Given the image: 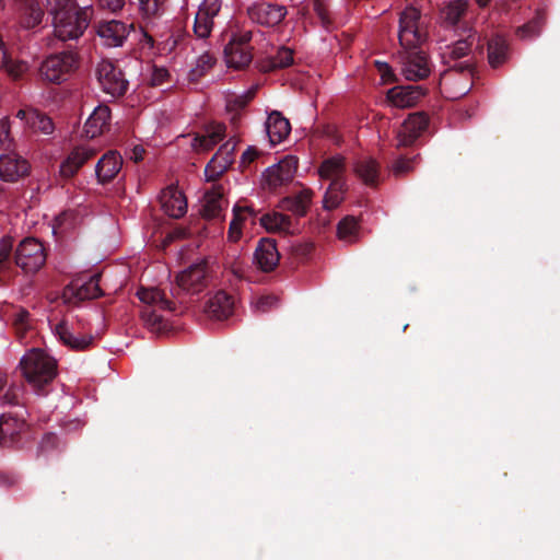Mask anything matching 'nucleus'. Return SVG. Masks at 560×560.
<instances>
[{
    "label": "nucleus",
    "instance_id": "obj_1",
    "mask_svg": "<svg viewBox=\"0 0 560 560\" xmlns=\"http://www.w3.org/2000/svg\"><path fill=\"white\" fill-rule=\"evenodd\" d=\"M54 34L60 40L78 39L89 25L88 10L73 0H47Z\"/></svg>",
    "mask_w": 560,
    "mask_h": 560
},
{
    "label": "nucleus",
    "instance_id": "obj_2",
    "mask_svg": "<svg viewBox=\"0 0 560 560\" xmlns=\"http://www.w3.org/2000/svg\"><path fill=\"white\" fill-rule=\"evenodd\" d=\"M19 369L26 382L38 390L56 377L57 361L45 350L32 348L21 358Z\"/></svg>",
    "mask_w": 560,
    "mask_h": 560
},
{
    "label": "nucleus",
    "instance_id": "obj_3",
    "mask_svg": "<svg viewBox=\"0 0 560 560\" xmlns=\"http://www.w3.org/2000/svg\"><path fill=\"white\" fill-rule=\"evenodd\" d=\"M142 327L155 335L170 328L171 303L158 289L142 290Z\"/></svg>",
    "mask_w": 560,
    "mask_h": 560
},
{
    "label": "nucleus",
    "instance_id": "obj_4",
    "mask_svg": "<svg viewBox=\"0 0 560 560\" xmlns=\"http://www.w3.org/2000/svg\"><path fill=\"white\" fill-rule=\"evenodd\" d=\"M427 21L420 11L410 5L400 14L398 38L400 45L407 49L417 48L428 36Z\"/></svg>",
    "mask_w": 560,
    "mask_h": 560
},
{
    "label": "nucleus",
    "instance_id": "obj_5",
    "mask_svg": "<svg viewBox=\"0 0 560 560\" xmlns=\"http://www.w3.org/2000/svg\"><path fill=\"white\" fill-rule=\"evenodd\" d=\"M78 65V57L72 51L50 55L40 63L39 74L49 83L60 84L77 70Z\"/></svg>",
    "mask_w": 560,
    "mask_h": 560
},
{
    "label": "nucleus",
    "instance_id": "obj_6",
    "mask_svg": "<svg viewBox=\"0 0 560 560\" xmlns=\"http://www.w3.org/2000/svg\"><path fill=\"white\" fill-rule=\"evenodd\" d=\"M14 259L16 266L25 272H35L46 261L45 248L38 240L26 237L16 247Z\"/></svg>",
    "mask_w": 560,
    "mask_h": 560
},
{
    "label": "nucleus",
    "instance_id": "obj_7",
    "mask_svg": "<svg viewBox=\"0 0 560 560\" xmlns=\"http://www.w3.org/2000/svg\"><path fill=\"white\" fill-rule=\"evenodd\" d=\"M95 72L97 82L106 95L118 97L126 92L128 81L125 79L120 69L112 61L101 60L96 66Z\"/></svg>",
    "mask_w": 560,
    "mask_h": 560
},
{
    "label": "nucleus",
    "instance_id": "obj_8",
    "mask_svg": "<svg viewBox=\"0 0 560 560\" xmlns=\"http://www.w3.org/2000/svg\"><path fill=\"white\" fill-rule=\"evenodd\" d=\"M250 39V31H241L233 34L224 49L225 62L229 68L243 69L250 63L253 59L249 48Z\"/></svg>",
    "mask_w": 560,
    "mask_h": 560
},
{
    "label": "nucleus",
    "instance_id": "obj_9",
    "mask_svg": "<svg viewBox=\"0 0 560 560\" xmlns=\"http://www.w3.org/2000/svg\"><path fill=\"white\" fill-rule=\"evenodd\" d=\"M161 210L170 218L179 219L188 209L187 198L177 184H170L162 188L158 195Z\"/></svg>",
    "mask_w": 560,
    "mask_h": 560
},
{
    "label": "nucleus",
    "instance_id": "obj_10",
    "mask_svg": "<svg viewBox=\"0 0 560 560\" xmlns=\"http://www.w3.org/2000/svg\"><path fill=\"white\" fill-rule=\"evenodd\" d=\"M208 277L207 262L200 260L180 271L176 280L182 290L188 293H198L207 285Z\"/></svg>",
    "mask_w": 560,
    "mask_h": 560
},
{
    "label": "nucleus",
    "instance_id": "obj_11",
    "mask_svg": "<svg viewBox=\"0 0 560 560\" xmlns=\"http://www.w3.org/2000/svg\"><path fill=\"white\" fill-rule=\"evenodd\" d=\"M472 86L471 72L452 70L446 72L440 82V88L445 97L456 100L466 95Z\"/></svg>",
    "mask_w": 560,
    "mask_h": 560
},
{
    "label": "nucleus",
    "instance_id": "obj_12",
    "mask_svg": "<svg viewBox=\"0 0 560 560\" xmlns=\"http://www.w3.org/2000/svg\"><path fill=\"white\" fill-rule=\"evenodd\" d=\"M431 68L422 51H405L401 56V73L406 80L418 81L430 74Z\"/></svg>",
    "mask_w": 560,
    "mask_h": 560
},
{
    "label": "nucleus",
    "instance_id": "obj_13",
    "mask_svg": "<svg viewBox=\"0 0 560 560\" xmlns=\"http://www.w3.org/2000/svg\"><path fill=\"white\" fill-rule=\"evenodd\" d=\"M287 14L283 5L268 2L255 3L248 8L250 20L265 26H275L279 24Z\"/></svg>",
    "mask_w": 560,
    "mask_h": 560
},
{
    "label": "nucleus",
    "instance_id": "obj_14",
    "mask_svg": "<svg viewBox=\"0 0 560 560\" xmlns=\"http://www.w3.org/2000/svg\"><path fill=\"white\" fill-rule=\"evenodd\" d=\"M221 9V0H203L196 13L194 32L200 38H207L213 27V19Z\"/></svg>",
    "mask_w": 560,
    "mask_h": 560
},
{
    "label": "nucleus",
    "instance_id": "obj_15",
    "mask_svg": "<svg viewBox=\"0 0 560 560\" xmlns=\"http://www.w3.org/2000/svg\"><path fill=\"white\" fill-rule=\"evenodd\" d=\"M30 165L25 159L15 152L0 155V178L7 183H14L28 173Z\"/></svg>",
    "mask_w": 560,
    "mask_h": 560
},
{
    "label": "nucleus",
    "instance_id": "obj_16",
    "mask_svg": "<svg viewBox=\"0 0 560 560\" xmlns=\"http://www.w3.org/2000/svg\"><path fill=\"white\" fill-rule=\"evenodd\" d=\"M428 127V117L423 113H415L401 124L397 133V145L408 147Z\"/></svg>",
    "mask_w": 560,
    "mask_h": 560
},
{
    "label": "nucleus",
    "instance_id": "obj_17",
    "mask_svg": "<svg viewBox=\"0 0 560 560\" xmlns=\"http://www.w3.org/2000/svg\"><path fill=\"white\" fill-rule=\"evenodd\" d=\"M233 217L229 225L228 240L231 243H236L242 238L243 232L249 225L256 222V214L253 208L247 206L235 205L233 207Z\"/></svg>",
    "mask_w": 560,
    "mask_h": 560
},
{
    "label": "nucleus",
    "instance_id": "obj_18",
    "mask_svg": "<svg viewBox=\"0 0 560 560\" xmlns=\"http://www.w3.org/2000/svg\"><path fill=\"white\" fill-rule=\"evenodd\" d=\"M296 168V160L293 156H287L266 170L264 173L265 182L271 188L281 186L293 178Z\"/></svg>",
    "mask_w": 560,
    "mask_h": 560
},
{
    "label": "nucleus",
    "instance_id": "obj_19",
    "mask_svg": "<svg viewBox=\"0 0 560 560\" xmlns=\"http://www.w3.org/2000/svg\"><path fill=\"white\" fill-rule=\"evenodd\" d=\"M131 26L116 20L103 22L97 26V35L104 46L118 47L127 38Z\"/></svg>",
    "mask_w": 560,
    "mask_h": 560
},
{
    "label": "nucleus",
    "instance_id": "obj_20",
    "mask_svg": "<svg viewBox=\"0 0 560 560\" xmlns=\"http://www.w3.org/2000/svg\"><path fill=\"white\" fill-rule=\"evenodd\" d=\"M235 143L228 141L223 143L211 161L207 164L205 173L208 179H214L222 174L234 160Z\"/></svg>",
    "mask_w": 560,
    "mask_h": 560
},
{
    "label": "nucleus",
    "instance_id": "obj_21",
    "mask_svg": "<svg viewBox=\"0 0 560 560\" xmlns=\"http://www.w3.org/2000/svg\"><path fill=\"white\" fill-rule=\"evenodd\" d=\"M423 95L420 85L395 86L387 92L388 101L398 108L415 106Z\"/></svg>",
    "mask_w": 560,
    "mask_h": 560
},
{
    "label": "nucleus",
    "instance_id": "obj_22",
    "mask_svg": "<svg viewBox=\"0 0 560 560\" xmlns=\"http://www.w3.org/2000/svg\"><path fill=\"white\" fill-rule=\"evenodd\" d=\"M55 336L65 346L73 350H84L89 348L93 341V336L90 334H77L67 323L60 322L54 327Z\"/></svg>",
    "mask_w": 560,
    "mask_h": 560
},
{
    "label": "nucleus",
    "instance_id": "obj_23",
    "mask_svg": "<svg viewBox=\"0 0 560 560\" xmlns=\"http://www.w3.org/2000/svg\"><path fill=\"white\" fill-rule=\"evenodd\" d=\"M109 121L110 110L108 106H96L84 124V135L91 139L103 135L106 130H108Z\"/></svg>",
    "mask_w": 560,
    "mask_h": 560
},
{
    "label": "nucleus",
    "instance_id": "obj_24",
    "mask_svg": "<svg viewBox=\"0 0 560 560\" xmlns=\"http://www.w3.org/2000/svg\"><path fill=\"white\" fill-rule=\"evenodd\" d=\"M280 255L276 242L262 238L255 250L254 260L262 271H270L279 264Z\"/></svg>",
    "mask_w": 560,
    "mask_h": 560
},
{
    "label": "nucleus",
    "instance_id": "obj_25",
    "mask_svg": "<svg viewBox=\"0 0 560 560\" xmlns=\"http://www.w3.org/2000/svg\"><path fill=\"white\" fill-rule=\"evenodd\" d=\"M225 135V126L219 122L210 124L206 127L202 135H197L191 139V148L197 152H206L220 142Z\"/></svg>",
    "mask_w": 560,
    "mask_h": 560
},
{
    "label": "nucleus",
    "instance_id": "obj_26",
    "mask_svg": "<svg viewBox=\"0 0 560 560\" xmlns=\"http://www.w3.org/2000/svg\"><path fill=\"white\" fill-rule=\"evenodd\" d=\"M177 39L170 30H165L159 36L142 31V50L156 49L158 55L165 56L176 47Z\"/></svg>",
    "mask_w": 560,
    "mask_h": 560
},
{
    "label": "nucleus",
    "instance_id": "obj_27",
    "mask_svg": "<svg viewBox=\"0 0 560 560\" xmlns=\"http://www.w3.org/2000/svg\"><path fill=\"white\" fill-rule=\"evenodd\" d=\"M233 310V300L232 298L223 291H218L212 294L205 307V312L208 316L214 319H224L232 314Z\"/></svg>",
    "mask_w": 560,
    "mask_h": 560
},
{
    "label": "nucleus",
    "instance_id": "obj_28",
    "mask_svg": "<svg viewBox=\"0 0 560 560\" xmlns=\"http://www.w3.org/2000/svg\"><path fill=\"white\" fill-rule=\"evenodd\" d=\"M266 131L272 145L281 143L290 133L291 126L280 113H271L266 121Z\"/></svg>",
    "mask_w": 560,
    "mask_h": 560
},
{
    "label": "nucleus",
    "instance_id": "obj_29",
    "mask_svg": "<svg viewBox=\"0 0 560 560\" xmlns=\"http://www.w3.org/2000/svg\"><path fill=\"white\" fill-rule=\"evenodd\" d=\"M122 160L116 152H107L97 162L95 173L98 182L106 183L112 180L120 171Z\"/></svg>",
    "mask_w": 560,
    "mask_h": 560
},
{
    "label": "nucleus",
    "instance_id": "obj_30",
    "mask_svg": "<svg viewBox=\"0 0 560 560\" xmlns=\"http://www.w3.org/2000/svg\"><path fill=\"white\" fill-rule=\"evenodd\" d=\"M260 225L269 233L292 234L296 231L292 220L280 212L266 213L259 219Z\"/></svg>",
    "mask_w": 560,
    "mask_h": 560
},
{
    "label": "nucleus",
    "instance_id": "obj_31",
    "mask_svg": "<svg viewBox=\"0 0 560 560\" xmlns=\"http://www.w3.org/2000/svg\"><path fill=\"white\" fill-rule=\"evenodd\" d=\"M95 151L89 147L75 148L60 165V174L70 177L90 159Z\"/></svg>",
    "mask_w": 560,
    "mask_h": 560
},
{
    "label": "nucleus",
    "instance_id": "obj_32",
    "mask_svg": "<svg viewBox=\"0 0 560 560\" xmlns=\"http://www.w3.org/2000/svg\"><path fill=\"white\" fill-rule=\"evenodd\" d=\"M24 420L18 415L11 412L0 416V444L8 446L11 444L13 436L22 431Z\"/></svg>",
    "mask_w": 560,
    "mask_h": 560
},
{
    "label": "nucleus",
    "instance_id": "obj_33",
    "mask_svg": "<svg viewBox=\"0 0 560 560\" xmlns=\"http://www.w3.org/2000/svg\"><path fill=\"white\" fill-rule=\"evenodd\" d=\"M225 207L223 190L221 187H213L207 191L202 199L201 214L207 219H214L220 215Z\"/></svg>",
    "mask_w": 560,
    "mask_h": 560
},
{
    "label": "nucleus",
    "instance_id": "obj_34",
    "mask_svg": "<svg viewBox=\"0 0 560 560\" xmlns=\"http://www.w3.org/2000/svg\"><path fill=\"white\" fill-rule=\"evenodd\" d=\"M312 191L303 189L294 196L285 197L280 201V208L298 217H304L312 201Z\"/></svg>",
    "mask_w": 560,
    "mask_h": 560
},
{
    "label": "nucleus",
    "instance_id": "obj_35",
    "mask_svg": "<svg viewBox=\"0 0 560 560\" xmlns=\"http://www.w3.org/2000/svg\"><path fill=\"white\" fill-rule=\"evenodd\" d=\"M354 172L366 185H376L378 182L380 167L376 161L371 158L358 160L354 165Z\"/></svg>",
    "mask_w": 560,
    "mask_h": 560
},
{
    "label": "nucleus",
    "instance_id": "obj_36",
    "mask_svg": "<svg viewBox=\"0 0 560 560\" xmlns=\"http://www.w3.org/2000/svg\"><path fill=\"white\" fill-rule=\"evenodd\" d=\"M74 294L79 300L95 299L101 295L98 288V278L90 277V279L81 283L80 281H73L66 290V294Z\"/></svg>",
    "mask_w": 560,
    "mask_h": 560
},
{
    "label": "nucleus",
    "instance_id": "obj_37",
    "mask_svg": "<svg viewBox=\"0 0 560 560\" xmlns=\"http://www.w3.org/2000/svg\"><path fill=\"white\" fill-rule=\"evenodd\" d=\"M0 69L13 79L21 78L27 70L28 63L25 61H14L11 59L2 38L0 37Z\"/></svg>",
    "mask_w": 560,
    "mask_h": 560
},
{
    "label": "nucleus",
    "instance_id": "obj_38",
    "mask_svg": "<svg viewBox=\"0 0 560 560\" xmlns=\"http://www.w3.org/2000/svg\"><path fill=\"white\" fill-rule=\"evenodd\" d=\"M346 165L345 160L341 155H335L326 159L319 170L318 174L324 179H330L331 183L335 180H342L341 177L345 173Z\"/></svg>",
    "mask_w": 560,
    "mask_h": 560
},
{
    "label": "nucleus",
    "instance_id": "obj_39",
    "mask_svg": "<svg viewBox=\"0 0 560 560\" xmlns=\"http://www.w3.org/2000/svg\"><path fill=\"white\" fill-rule=\"evenodd\" d=\"M215 63V58L209 51H205L196 59L195 65L187 72L190 82L199 80L203 77Z\"/></svg>",
    "mask_w": 560,
    "mask_h": 560
},
{
    "label": "nucleus",
    "instance_id": "obj_40",
    "mask_svg": "<svg viewBox=\"0 0 560 560\" xmlns=\"http://www.w3.org/2000/svg\"><path fill=\"white\" fill-rule=\"evenodd\" d=\"M508 45L504 38L495 37L488 46V59L492 68L501 66L506 59Z\"/></svg>",
    "mask_w": 560,
    "mask_h": 560
},
{
    "label": "nucleus",
    "instance_id": "obj_41",
    "mask_svg": "<svg viewBox=\"0 0 560 560\" xmlns=\"http://www.w3.org/2000/svg\"><path fill=\"white\" fill-rule=\"evenodd\" d=\"M345 191L346 185L343 180L332 182L324 196V208L328 210L337 208L343 200Z\"/></svg>",
    "mask_w": 560,
    "mask_h": 560
},
{
    "label": "nucleus",
    "instance_id": "obj_42",
    "mask_svg": "<svg viewBox=\"0 0 560 560\" xmlns=\"http://www.w3.org/2000/svg\"><path fill=\"white\" fill-rule=\"evenodd\" d=\"M467 2L464 0H453L443 10L442 18L450 24L457 23L462 14L465 12Z\"/></svg>",
    "mask_w": 560,
    "mask_h": 560
},
{
    "label": "nucleus",
    "instance_id": "obj_43",
    "mask_svg": "<svg viewBox=\"0 0 560 560\" xmlns=\"http://www.w3.org/2000/svg\"><path fill=\"white\" fill-rule=\"evenodd\" d=\"M358 222L353 217H347L338 224V237L345 242H352L358 233Z\"/></svg>",
    "mask_w": 560,
    "mask_h": 560
},
{
    "label": "nucleus",
    "instance_id": "obj_44",
    "mask_svg": "<svg viewBox=\"0 0 560 560\" xmlns=\"http://www.w3.org/2000/svg\"><path fill=\"white\" fill-rule=\"evenodd\" d=\"M43 20V12L38 5L31 4L27 7L21 19V26L31 30L40 24Z\"/></svg>",
    "mask_w": 560,
    "mask_h": 560
},
{
    "label": "nucleus",
    "instance_id": "obj_45",
    "mask_svg": "<svg viewBox=\"0 0 560 560\" xmlns=\"http://www.w3.org/2000/svg\"><path fill=\"white\" fill-rule=\"evenodd\" d=\"M148 84L152 88H162L170 83V72L165 67L152 65L150 67Z\"/></svg>",
    "mask_w": 560,
    "mask_h": 560
},
{
    "label": "nucleus",
    "instance_id": "obj_46",
    "mask_svg": "<svg viewBox=\"0 0 560 560\" xmlns=\"http://www.w3.org/2000/svg\"><path fill=\"white\" fill-rule=\"evenodd\" d=\"M11 317L12 324L19 335H23L31 328L30 313L25 308H14Z\"/></svg>",
    "mask_w": 560,
    "mask_h": 560
},
{
    "label": "nucleus",
    "instance_id": "obj_47",
    "mask_svg": "<svg viewBox=\"0 0 560 560\" xmlns=\"http://www.w3.org/2000/svg\"><path fill=\"white\" fill-rule=\"evenodd\" d=\"M38 114L39 112L32 107H24L16 112L15 118L22 126L34 131L37 127Z\"/></svg>",
    "mask_w": 560,
    "mask_h": 560
},
{
    "label": "nucleus",
    "instance_id": "obj_48",
    "mask_svg": "<svg viewBox=\"0 0 560 560\" xmlns=\"http://www.w3.org/2000/svg\"><path fill=\"white\" fill-rule=\"evenodd\" d=\"M471 44L467 40H457L451 46H446L443 57H448L451 60L465 57L470 50Z\"/></svg>",
    "mask_w": 560,
    "mask_h": 560
},
{
    "label": "nucleus",
    "instance_id": "obj_49",
    "mask_svg": "<svg viewBox=\"0 0 560 560\" xmlns=\"http://www.w3.org/2000/svg\"><path fill=\"white\" fill-rule=\"evenodd\" d=\"M293 62V52L291 49L282 47L277 50L270 59L269 69L284 68Z\"/></svg>",
    "mask_w": 560,
    "mask_h": 560
},
{
    "label": "nucleus",
    "instance_id": "obj_50",
    "mask_svg": "<svg viewBox=\"0 0 560 560\" xmlns=\"http://www.w3.org/2000/svg\"><path fill=\"white\" fill-rule=\"evenodd\" d=\"M165 0H142V20L159 16L164 9Z\"/></svg>",
    "mask_w": 560,
    "mask_h": 560
},
{
    "label": "nucleus",
    "instance_id": "obj_51",
    "mask_svg": "<svg viewBox=\"0 0 560 560\" xmlns=\"http://www.w3.org/2000/svg\"><path fill=\"white\" fill-rule=\"evenodd\" d=\"M277 303H278V300L276 296L264 295V296L256 298L252 302V307L254 308L255 312L264 313V312L271 310L273 306L277 305Z\"/></svg>",
    "mask_w": 560,
    "mask_h": 560
},
{
    "label": "nucleus",
    "instance_id": "obj_52",
    "mask_svg": "<svg viewBox=\"0 0 560 560\" xmlns=\"http://www.w3.org/2000/svg\"><path fill=\"white\" fill-rule=\"evenodd\" d=\"M541 26H542V20L540 18L536 19V20L529 22L528 24H525L522 27H520L518 35L522 38L534 37L540 33Z\"/></svg>",
    "mask_w": 560,
    "mask_h": 560
},
{
    "label": "nucleus",
    "instance_id": "obj_53",
    "mask_svg": "<svg viewBox=\"0 0 560 560\" xmlns=\"http://www.w3.org/2000/svg\"><path fill=\"white\" fill-rule=\"evenodd\" d=\"M313 8L322 25L324 27H328L330 20L324 0H313Z\"/></svg>",
    "mask_w": 560,
    "mask_h": 560
},
{
    "label": "nucleus",
    "instance_id": "obj_54",
    "mask_svg": "<svg viewBox=\"0 0 560 560\" xmlns=\"http://www.w3.org/2000/svg\"><path fill=\"white\" fill-rule=\"evenodd\" d=\"M13 248V240L10 236H4L0 240V268L5 264L11 255Z\"/></svg>",
    "mask_w": 560,
    "mask_h": 560
},
{
    "label": "nucleus",
    "instance_id": "obj_55",
    "mask_svg": "<svg viewBox=\"0 0 560 560\" xmlns=\"http://www.w3.org/2000/svg\"><path fill=\"white\" fill-rule=\"evenodd\" d=\"M35 132H42L43 135H51L54 131V124L49 117L44 114H38L37 127Z\"/></svg>",
    "mask_w": 560,
    "mask_h": 560
},
{
    "label": "nucleus",
    "instance_id": "obj_56",
    "mask_svg": "<svg viewBox=\"0 0 560 560\" xmlns=\"http://www.w3.org/2000/svg\"><path fill=\"white\" fill-rule=\"evenodd\" d=\"M375 67L377 68V71L381 75V80L383 83H390L394 81V73L388 63L376 60Z\"/></svg>",
    "mask_w": 560,
    "mask_h": 560
},
{
    "label": "nucleus",
    "instance_id": "obj_57",
    "mask_svg": "<svg viewBox=\"0 0 560 560\" xmlns=\"http://www.w3.org/2000/svg\"><path fill=\"white\" fill-rule=\"evenodd\" d=\"M412 170V161L408 159H399L393 165L395 174L407 173Z\"/></svg>",
    "mask_w": 560,
    "mask_h": 560
},
{
    "label": "nucleus",
    "instance_id": "obj_58",
    "mask_svg": "<svg viewBox=\"0 0 560 560\" xmlns=\"http://www.w3.org/2000/svg\"><path fill=\"white\" fill-rule=\"evenodd\" d=\"M186 236V231L183 229H174L173 231L168 232L165 236L164 244L167 245L168 243H172L174 241H180L184 240Z\"/></svg>",
    "mask_w": 560,
    "mask_h": 560
},
{
    "label": "nucleus",
    "instance_id": "obj_59",
    "mask_svg": "<svg viewBox=\"0 0 560 560\" xmlns=\"http://www.w3.org/2000/svg\"><path fill=\"white\" fill-rule=\"evenodd\" d=\"M0 141H10V120L8 117L0 119Z\"/></svg>",
    "mask_w": 560,
    "mask_h": 560
},
{
    "label": "nucleus",
    "instance_id": "obj_60",
    "mask_svg": "<svg viewBox=\"0 0 560 560\" xmlns=\"http://www.w3.org/2000/svg\"><path fill=\"white\" fill-rule=\"evenodd\" d=\"M259 155V152L257 149L249 147L243 154H242V164H248L253 162L255 159H257Z\"/></svg>",
    "mask_w": 560,
    "mask_h": 560
},
{
    "label": "nucleus",
    "instance_id": "obj_61",
    "mask_svg": "<svg viewBox=\"0 0 560 560\" xmlns=\"http://www.w3.org/2000/svg\"><path fill=\"white\" fill-rule=\"evenodd\" d=\"M100 4L114 12L122 8L124 0H100Z\"/></svg>",
    "mask_w": 560,
    "mask_h": 560
},
{
    "label": "nucleus",
    "instance_id": "obj_62",
    "mask_svg": "<svg viewBox=\"0 0 560 560\" xmlns=\"http://www.w3.org/2000/svg\"><path fill=\"white\" fill-rule=\"evenodd\" d=\"M248 101V97L247 96H242L240 97V100L237 101V104L238 106H244Z\"/></svg>",
    "mask_w": 560,
    "mask_h": 560
},
{
    "label": "nucleus",
    "instance_id": "obj_63",
    "mask_svg": "<svg viewBox=\"0 0 560 560\" xmlns=\"http://www.w3.org/2000/svg\"><path fill=\"white\" fill-rule=\"evenodd\" d=\"M480 7H486L490 0H476Z\"/></svg>",
    "mask_w": 560,
    "mask_h": 560
},
{
    "label": "nucleus",
    "instance_id": "obj_64",
    "mask_svg": "<svg viewBox=\"0 0 560 560\" xmlns=\"http://www.w3.org/2000/svg\"><path fill=\"white\" fill-rule=\"evenodd\" d=\"M132 159L137 162L139 159V154L137 152V149L133 150Z\"/></svg>",
    "mask_w": 560,
    "mask_h": 560
}]
</instances>
